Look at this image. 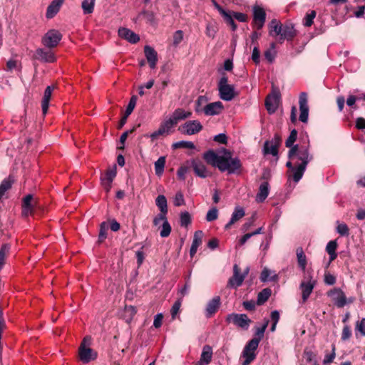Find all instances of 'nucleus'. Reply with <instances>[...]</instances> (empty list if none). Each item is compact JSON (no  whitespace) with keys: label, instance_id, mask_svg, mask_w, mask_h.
<instances>
[{"label":"nucleus","instance_id":"31","mask_svg":"<svg viewBox=\"0 0 365 365\" xmlns=\"http://www.w3.org/2000/svg\"><path fill=\"white\" fill-rule=\"evenodd\" d=\"M220 297H215L208 302V304L207 305V308H206L207 317H210L214 313L216 312V311L217 310V309L220 306Z\"/></svg>","mask_w":365,"mask_h":365},{"label":"nucleus","instance_id":"63","mask_svg":"<svg viewBox=\"0 0 365 365\" xmlns=\"http://www.w3.org/2000/svg\"><path fill=\"white\" fill-rule=\"evenodd\" d=\"M188 168L187 167H180L177 172V175L179 179L184 180L185 179V175L187 173Z\"/></svg>","mask_w":365,"mask_h":365},{"label":"nucleus","instance_id":"22","mask_svg":"<svg viewBox=\"0 0 365 365\" xmlns=\"http://www.w3.org/2000/svg\"><path fill=\"white\" fill-rule=\"evenodd\" d=\"M204 234L202 231L198 230L194 233L192 245L190 250V255L192 257L197 252V248L202 242Z\"/></svg>","mask_w":365,"mask_h":365},{"label":"nucleus","instance_id":"1","mask_svg":"<svg viewBox=\"0 0 365 365\" xmlns=\"http://www.w3.org/2000/svg\"><path fill=\"white\" fill-rule=\"evenodd\" d=\"M297 137V132L296 130H292L289 136L285 142V145L290 148L288 153V158L289 160L286 163V166L290 170L292 173V179L295 182H299L306 170L307 164L312 160L313 157L309 153L307 145H294Z\"/></svg>","mask_w":365,"mask_h":365},{"label":"nucleus","instance_id":"13","mask_svg":"<svg viewBox=\"0 0 365 365\" xmlns=\"http://www.w3.org/2000/svg\"><path fill=\"white\" fill-rule=\"evenodd\" d=\"M202 129V125L198 120H189L185 123L179 130L186 135H194L200 132Z\"/></svg>","mask_w":365,"mask_h":365},{"label":"nucleus","instance_id":"27","mask_svg":"<svg viewBox=\"0 0 365 365\" xmlns=\"http://www.w3.org/2000/svg\"><path fill=\"white\" fill-rule=\"evenodd\" d=\"M275 143H270L269 142H266L264 144V152L265 153L272 154L274 156H276L278 153V145L280 142V138L278 135L274 136Z\"/></svg>","mask_w":365,"mask_h":365},{"label":"nucleus","instance_id":"2","mask_svg":"<svg viewBox=\"0 0 365 365\" xmlns=\"http://www.w3.org/2000/svg\"><path fill=\"white\" fill-rule=\"evenodd\" d=\"M203 158L208 164L217 167L222 172L228 171L232 173L241 167L240 160L232 158L231 153L227 150H223L221 155L209 150L204 153Z\"/></svg>","mask_w":365,"mask_h":365},{"label":"nucleus","instance_id":"43","mask_svg":"<svg viewBox=\"0 0 365 365\" xmlns=\"http://www.w3.org/2000/svg\"><path fill=\"white\" fill-rule=\"evenodd\" d=\"M269 320H266L262 327L256 328L255 336L252 339H259V342L261 341L264 336V333L268 326Z\"/></svg>","mask_w":365,"mask_h":365},{"label":"nucleus","instance_id":"7","mask_svg":"<svg viewBox=\"0 0 365 365\" xmlns=\"http://www.w3.org/2000/svg\"><path fill=\"white\" fill-rule=\"evenodd\" d=\"M226 321L228 323H232L235 326L247 330L248 329L252 321L245 314H230L227 316Z\"/></svg>","mask_w":365,"mask_h":365},{"label":"nucleus","instance_id":"48","mask_svg":"<svg viewBox=\"0 0 365 365\" xmlns=\"http://www.w3.org/2000/svg\"><path fill=\"white\" fill-rule=\"evenodd\" d=\"M191 222V217L188 212H182L180 215V225L187 227Z\"/></svg>","mask_w":365,"mask_h":365},{"label":"nucleus","instance_id":"59","mask_svg":"<svg viewBox=\"0 0 365 365\" xmlns=\"http://www.w3.org/2000/svg\"><path fill=\"white\" fill-rule=\"evenodd\" d=\"M324 282L329 285H333L336 282V277L330 273L324 274Z\"/></svg>","mask_w":365,"mask_h":365},{"label":"nucleus","instance_id":"5","mask_svg":"<svg viewBox=\"0 0 365 365\" xmlns=\"http://www.w3.org/2000/svg\"><path fill=\"white\" fill-rule=\"evenodd\" d=\"M334 305L338 308L344 307L346 304H351L355 301V297L346 298L345 293L340 288H334L327 292Z\"/></svg>","mask_w":365,"mask_h":365},{"label":"nucleus","instance_id":"64","mask_svg":"<svg viewBox=\"0 0 365 365\" xmlns=\"http://www.w3.org/2000/svg\"><path fill=\"white\" fill-rule=\"evenodd\" d=\"M356 329L363 334L365 335V319H362L356 325Z\"/></svg>","mask_w":365,"mask_h":365},{"label":"nucleus","instance_id":"24","mask_svg":"<svg viewBox=\"0 0 365 365\" xmlns=\"http://www.w3.org/2000/svg\"><path fill=\"white\" fill-rule=\"evenodd\" d=\"M245 215V210L241 207H236L230 222L225 225V229L228 230L231 227V226L235 224L236 222L239 221L241 218H242Z\"/></svg>","mask_w":365,"mask_h":365},{"label":"nucleus","instance_id":"57","mask_svg":"<svg viewBox=\"0 0 365 365\" xmlns=\"http://www.w3.org/2000/svg\"><path fill=\"white\" fill-rule=\"evenodd\" d=\"M337 247V243L335 240H331L328 242L326 247V251L327 253H333L336 252V250Z\"/></svg>","mask_w":365,"mask_h":365},{"label":"nucleus","instance_id":"3","mask_svg":"<svg viewBox=\"0 0 365 365\" xmlns=\"http://www.w3.org/2000/svg\"><path fill=\"white\" fill-rule=\"evenodd\" d=\"M91 343V336H86L78 348L79 359L84 364L89 363L97 358V353L90 347Z\"/></svg>","mask_w":365,"mask_h":365},{"label":"nucleus","instance_id":"32","mask_svg":"<svg viewBox=\"0 0 365 365\" xmlns=\"http://www.w3.org/2000/svg\"><path fill=\"white\" fill-rule=\"evenodd\" d=\"M212 356V349L210 346H205L202 349V352L200 356V365H207L211 359Z\"/></svg>","mask_w":365,"mask_h":365},{"label":"nucleus","instance_id":"26","mask_svg":"<svg viewBox=\"0 0 365 365\" xmlns=\"http://www.w3.org/2000/svg\"><path fill=\"white\" fill-rule=\"evenodd\" d=\"M53 88L54 87L53 86H48L44 91L43 97L41 102L42 112L43 115H46L48 111L49 101Z\"/></svg>","mask_w":365,"mask_h":365},{"label":"nucleus","instance_id":"9","mask_svg":"<svg viewBox=\"0 0 365 365\" xmlns=\"http://www.w3.org/2000/svg\"><path fill=\"white\" fill-rule=\"evenodd\" d=\"M176 125L175 122L170 117L168 119L162 122L158 130L151 133L150 138L152 140H155L160 135H168L172 132V128Z\"/></svg>","mask_w":365,"mask_h":365},{"label":"nucleus","instance_id":"30","mask_svg":"<svg viewBox=\"0 0 365 365\" xmlns=\"http://www.w3.org/2000/svg\"><path fill=\"white\" fill-rule=\"evenodd\" d=\"M191 115V112H187L182 108H178L173 113L170 118L174 120V122H175L176 124H178L179 120L187 118L190 117Z\"/></svg>","mask_w":365,"mask_h":365},{"label":"nucleus","instance_id":"54","mask_svg":"<svg viewBox=\"0 0 365 365\" xmlns=\"http://www.w3.org/2000/svg\"><path fill=\"white\" fill-rule=\"evenodd\" d=\"M136 101L137 97L135 96H132L126 108L128 114L132 113L133 109L135 108Z\"/></svg>","mask_w":365,"mask_h":365},{"label":"nucleus","instance_id":"8","mask_svg":"<svg viewBox=\"0 0 365 365\" xmlns=\"http://www.w3.org/2000/svg\"><path fill=\"white\" fill-rule=\"evenodd\" d=\"M315 284L316 282L312 279L311 275L309 274L304 277V280L302 281L299 286V288L302 291V298L303 302H305L307 300L312 294Z\"/></svg>","mask_w":365,"mask_h":365},{"label":"nucleus","instance_id":"46","mask_svg":"<svg viewBox=\"0 0 365 365\" xmlns=\"http://www.w3.org/2000/svg\"><path fill=\"white\" fill-rule=\"evenodd\" d=\"M207 102V98L204 96H200L196 101L195 110L197 113L202 112L204 105Z\"/></svg>","mask_w":365,"mask_h":365},{"label":"nucleus","instance_id":"60","mask_svg":"<svg viewBox=\"0 0 365 365\" xmlns=\"http://www.w3.org/2000/svg\"><path fill=\"white\" fill-rule=\"evenodd\" d=\"M260 53L258 47L255 46L252 51V59L255 63H259Z\"/></svg>","mask_w":365,"mask_h":365},{"label":"nucleus","instance_id":"40","mask_svg":"<svg viewBox=\"0 0 365 365\" xmlns=\"http://www.w3.org/2000/svg\"><path fill=\"white\" fill-rule=\"evenodd\" d=\"M165 165V157H160L158 159V160L155 163V170L156 175H160L163 173Z\"/></svg>","mask_w":365,"mask_h":365},{"label":"nucleus","instance_id":"61","mask_svg":"<svg viewBox=\"0 0 365 365\" xmlns=\"http://www.w3.org/2000/svg\"><path fill=\"white\" fill-rule=\"evenodd\" d=\"M163 319V314L160 313V314H158L157 315H155V318H154V321H153V326L155 328L160 327L162 325Z\"/></svg>","mask_w":365,"mask_h":365},{"label":"nucleus","instance_id":"62","mask_svg":"<svg viewBox=\"0 0 365 365\" xmlns=\"http://www.w3.org/2000/svg\"><path fill=\"white\" fill-rule=\"evenodd\" d=\"M18 68V61L16 60L11 59L6 63V70L11 71L14 69Z\"/></svg>","mask_w":365,"mask_h":365},{"label":"nucleus","instance_id":"25","mask_svg":"<svg viewBox=\"0 0 365 365\" xmlns=\"http://www.w3.org/2000/svg\"><path fill=\"white\" fill-rule=\"evenodd\" d=\"M282 24L277 19H272L269 24V34L272 37L279 36L282 33Z\"/></svg>","mask_w":365,"mask_h":365},{"label":"nucleus","instance_id":"41","mask_svg":"<svg viewBox=\"0 0 365 365\" xmlns=\"http://www.w3.org/2000/svg\"><path fill=\"white\" fill-rule=\"evenodd\" d=\"M270 294L271 291L269 289H264L258 294L257 304H262L264 302H265L269 299Z\"/></svg>","mask_w":365,"mask_h":365},{"label":"nucleus","instance_id":"56","mask_svg":"<svg viewBox=\"0 0 365 365\" xmlns=\"http://www.w3.org/2000/svg\"><path fill=\"white\" fill-rule=\"evenodd\" d=\"M116 175V171L115 169H110V170H108L105 176L102 177L101 178L104 179V180H108V181H111L113 182V179L115 178Z\"/></svg>","mask_w":365,"mask_h":365},{"label":"nucleus","instance_id":"16","mask_svg":"<svg viewBox=\"0 0 365 365\" xmlns=\"http://www.w3.org/2000/svg\"><path fill=\"white\" fill-rule=\"evenodd\" d=\"M191 166L197 176L205 178L209 175V172L202 160L199 159L192 160L191 161Z\"/></svg>","mask_w":365,"mask_h":365},{"label":"nucleus","instance_id":"12","mask_svg":"<svg viewBox=\"0 0 365 365\" xmlns=\"http://www.w3.org/2000/svg\"><path fill=\"white\" fill-rule=\"evenodd\" d=\"M266 20V13L263 8L259 6L253 7V26L259 30L264 24Z\"/></svg>","mask_w":365,"mask_h":365},{"label":"nucleus","instance_id":"28","mask_svg":"<svg viewBox=\"0 0 365 365\" xmlns=\"http://www.w3.org/2000/svg\"><path fill=\"white\" fill-rule=\"evenodd\" d=\"M269 186L267 182H262L259 188V192L256 196V200L258 202H262L268 196Z\"/></svg>","mask_w":365,"mask_h":365},{"label":"nucleus","instance_id":"45","mask_svg":"<svg viewBox=\"0 0 365 365\" xmlns=\"http://www.w3.org/2000/svg\"><path fill=\"white\" fill-rule=\"evenodd\" d=\"M108 225L106 222H103L101 224L98 239L100 242H103L107 237V231Z\"/></svg>","mask_w":365,"mask_h":365},{"label":"nucleus","instance_id":"33","mask_svg":"<svg viewBox=\"0 0 365 365\" xmlns=\"http://www.w3.org/2000/svg\"><path fill=\"white\" fill-rule=\"evenodd\" d=\"M11 250L9 244H4L0 249V269H1L5 264L6 259L9 255Z\"/></svg>","mask_w":365,"mask_h":365},{"label":"nucleus","instance_id":"44","mask_svg":"<svg viewBox=\"0 0 365 365\" xmlns=\"http://www.w3.org/2000/svg\"><path fill=\"white\" fill-rule=\"evenodd\" d=\"M171 232V226L168 220H165V222L162 225V229L160 232V235L162 237H167L170 235Z\"/></svg>","mask_w":365,"mask_h":365},{"label":"nucleus","instance_id":"36","mask_svg":"<svg viewBox=\"0 0 365 365\" xmlns=\"http://www.w3.org/2000/svg\"><path fill=\"white\" fill-rule=\"evenodd\" d=\"M277 279V274H274L267 268H264L261 273L260 279L262 282L275 281Z\"/></svg>","mask_w":365,"mask_h":365},{"label":"nucleus","instance_id":"55","mask_svg":"<svg viewBox=\"0 0 365 365\" xmlns=\"http://www.w3.org/2000/svg\"><path fill=\"white\" fill-rule=\"evenodd\" d=\"M351 336V331L349 326H344L341 333V339L346 341Z\"/></svg>","mask_w":365,"mask_h":365},{"label":"nucleus","instance_id":"6","mask_svg":"<svg viewBox=\"0 0 365 365\" xmlns=\"http://www.w3.org/2000/svg\"><path fill=\"white\" fill-rule=\"evenodd\" d=\"M227 81V78L222 76L218 83V90L220 98L226 101H230L235 98L236 93L234 86L228 84Z\"/></svg>","mask_w":365,"mask_h":365},{"label":"nucleus","instance_id":"20","mask_svg":"<svg viewBox=\"0 0 365 365\" xmlns=\"http://www.w3.org/2000/svg\"><path fill=\"white\" fill-rule=\"evenodd\" d=\"M35 58L48 63L54 62L56 60L54 54L52 51H47L43 48H38L36 51Z\"/></svg>","mask_w":365,"mask_h":365},{"label":"nucleus","instance_id":"52","mask_svg":"<svg viewBox=\"0 0 365 365\" xmlns=\"http://www.w3.org/2000/svg\"><path fill=\"white\" fill-rule=\"evenodd\" d=\"M173 204L175 206L179 207L185 204L184 196L181 192H178L175 194L173 199Z\"/></svg>","mask_w":365,"mask_h":365},{"label":"nucleus","instance_id":"10","mask_svg":"<svg viewBox=\"0 0 365 365\" xmlns=\"http://www.w3.org/2000/svg\"><path fill=\"white\" fill-rule=\"evenodd\" d=\"M62 35L57 30H49L43 37L42 43L48 48L56 47L61 40Z\"/></svg>","mask_w":365,"mask_h":365},{"label":"nucleus","instance_id":"11","mask_svg":"<svg viewBox=\"0 0 365 365\" xmlns=\"http://www.w3.org/2000/svg\"><path fill=\"white\" fill-rule=\"evenodd\" d=\"M37 203V200L34 198L33 195H26L22 200V215L27 217L32 215Z\"/></svg>","mask_w":365,"mask_h":365},{"label":"nucleus","instance_id":"37","mask_svg":"<svg viewBox=\"0 0 365 365\" xmlns=\"http://www.w3.org/2000/svg\"><path fill=\"white\" fill-rule=\"evenodd\" d=\"M95 5V0H83L82 2V9L85 14L93 13Z\"/></svg>","mask_w":365,"mask_h":365},{"label":"nucleus","instance_id":"38","mask_svg":"<svg viewBox=\"0 0 365 365\" xmlns=\"http://www.w3.org/2000/svg\"><path fill=\"white\" fill-rule=\"evenodd\" d=\"M217 31V26L215 22H209L207 24L205 33L208 37L214 38Z\"/></svg>","mask_w":365,"mask_h":365},{"label":"nucleus","instance_id":"51","mask_svg":"<svg viewBox=\"0 0 365 365\" xmlns=\"http://www.w3.org/2000/svg\"><path fill=\"white\" fill-rule=\"evenodd\" d=\"M336 231L341 236L349 235V227L345 223H339L336 227Z\"/></svg>","mask_w":365,"mask_h":365},{"label":"nucleus","instance_id":"14","mask_svg":"<svg viewBox=\"0 0 365 365\" xmlns=\"http://www.w3.org/2000/svg\"><path fill=\"white\" fill-rule=\"evenodd\" d=\"M248 270L249 269L247 268L245 273L240 274V269L239 267L237 264H235L233 267V276L229 279L227 287L232 288H237L240 287L242 284L245 275L248 273Z\"/></svg>","mask_w":365,"mask_h":365},{"label":"nucleus","instance_id":"17","mask_svg":"<svg viewBox=\"0 0 365 365\" xmlns=\"http://www.w3.org/2000/svg\"><path fill=\"white\" fill-rule=\"evenodd\" d=\"M224 108L222 103L220 101H216L205 105L202 108V112L206 115H215L220 114Z\"/></svg>","mask_w":365,"mask_h":365},{"label":"nucleus","instance_id":"34","mask_svg":"<svg viewBox=\"0 0 365 365\" xmlns=\"http://www.w3.org/2000/svg\"><path fill=\"white\" fill-rule=\"evenodd\" d=\"M156 205L158 207L161 213L167 214L168 212V203L166 197L160 195L155 200Z\"/></svg>","mask_w":365,"mask_h":365},{"label":"nucleus","instance_id":"49","mask_svg":"<svg viewBox=\"0 0 365 365\" xmlns=\"http://www.w3.org/2000/svg\"><path fill=\"white\" fill-rule=\"evenodd\" d=\"M316 16V11H311L308 13L304 19V25L305 26H311L313 24V20Z\"/></svg>","mask_w":365,"mask_h":365},{"label":"nucleus","instance_id":"58","mask_svg":"<svg viewBox=\"0 0 365 365\" xmlns=\"http://www.w3.org/2000/svg\"><path fill=\"white\" fill-rule=\"evenodd\" d=\"M165 220H167L166 214L160 212L153 219V224L155 226H158L161 222L163 223Z\"/></svg>","mask_w":365,"mask_h":365},{"label":"nucleus","instance_id":"23","mask_svg":"<svg viewBox=\"0 0 365 365\" xmlns=\"http://www.w3.org/2000/svg\"><path fill=\"white\" fill-rule=\"evenodd\" d=\"M63 1L64 0H53L47 8L46 17L53 18L58 12Z\"/></svg>","mask_w":365,"mask_h":365},{"label":"nucleus","instance_id":"47","mask_svg":"<svg viewBox=\"0 0 365 365\" xmlns=\"http://www.w3.org/2000/svg\"><path fill=\"white\" fill-rule=\"evenodd\" d=\"M218 217V210L216 207L210 209L206 215V220L212 222L217 220Z\"/></svg>","mask_w":365,"mask_h":365},{"label":"nucleus","instance_id":"29","mask_svg":"<svg viewBox=\"0 0 365 365\" xmlns=\"http://www.w3.org/2000/svg\"><path fill=\"white\" fill-rule=\"evenodd\" d=\"M265 106L267 111L269 113H274L278 107L277 97L274 95L268 96L266 98Z\"/></svg>","mask_w":365,"mask_h":365},{"label":"nucleus","instance_id":"18","mask_svg":"<svg viewBox=\"0 0 365 365\" xmlns=\"http://www.w3.org/2000/svg\"><path fill=\"white\" fill-rule=\"evenodd\" d=\"M119 36L130 43H136L139 41L140 37L135 32L129 29L122 27L118 29Z\"/></svg>","mask_w":365,"mask_h":365},{"label":"nucleus","instance_id":"15","mask_svg":"<svg viewBox=\"0 0 365 365\" xmlns=\"http://www.w3.org/2000/svg\"><path fill=\"white\" fill-rule=\"evenodd\" d=\"M299 103L300 110L299 120L303 123H307L309 116V106L307 96L305 93H302L300 94Z\"/></svg>","mask_w":365,"mask_h":365},{"label":"nucleus","instance_id":"35","mask_svg":"<svg viewBox=\"0 0 365 365\" xmlns=\"http://www.w3.org/2000/svg\"><path fill=\"white\" fill-rule=\"evenodd\" d=\"M297 257L299 267L304 271L307 266V257L302 248L299 247L297 249Z\"/></svg>","mask_w":365,"mask_h":365},{"label":"nucleus","instance_id":"50","mask_svg":"<svg viewBox=\"0 0 365 365\" xmlns=\"http://www.w3.org/2000/svg\"><path fill=\"white\" fill-rule=\"evenodd\" d=\"M11 187V183L9 180H4L0 185V200L4 193Z\"/></svg>","mask_w":365,"mask_h":365},{"label":"nucleus","instance_id":"21","mask_svg":"<svg viewBox=\"0 0 365 365\" xmlns=\"http://www.w3.org/2000/svg\"><path fill=\"white\" fill-rule=\"evenodd\" d=\"M144 53L150 67L151 68H155L158 61L157 52L151 46H145L144 47Z\"/></svg>","mask_w":365,"mask_h":365},{"label":"nucleus","instance_id":"42","mask_svg":"<svg viewBox=\"0 0 365 365\" xmlns=\"http://www.w3.org/2000/svg\"><path fill=\"white\" fill-rule=\"evenodd\" d=\"M275 46L276 45L274 43H272L270 45V48H268L264 52V56L269 62H272L275 58V55H276Z\"/></svg>","mask_w":365,"mask_h":365},{"label":"nucleus","instance_id":"53","mask_svg":"<svg viewBox=\"0 0 365 365\" xmlns=\"http://www.w3.org/2000/svg\"><path fill=\"white\" fill-rule=\"evenodd\" d=\"M183 39V32L181 30H178L175 31L173 34V43L175 46H177L179 45V43L182 41Z\"/></svg>","mask_w":365,"mask_h":365},{"label":"nucleus","instance_id":"4","mask_svg":"<svg viewBox=\"0 0 365 365\" xmlns=\"http://www.w3.org/2000/svg\"><path fill=\"white\" fill-rule=\"evenodd\" d=\"M259 346V339L250 340L243 349L240 357L242 365H250L256 356V350Z\"/></svg>","mask_w":365,"mask_h":365},{"label":"nucleus","instance_id":"39","mask_svg":"<svg viewBox=\"0 0 365 365\" xmlns=\"http://www.w3.org/2000/svg\"><path fill=\"white\" fill-rule=\"evenodd\" d=\"M173 148L174 149L178 148H188V149H194L195 148V145L192 142L190 141H178L173 144Z\"/></svg>","mask_w":365,"mask_h":365},{"label":"nucleus","instance_id":"19","mask_svg":"<svg viewBox=\"0 0 365 365\" xmlns=\"http://www.w3.org/2000/svg\"><path fill=\"white\" fill-rule=\"evenodd\" d=\"M296 36V31L291 24H286L282 26V33L279 35V41L284 40L292 41Z\"/></svg>","mask_w":365,"mask_h":365}]
</instances>
